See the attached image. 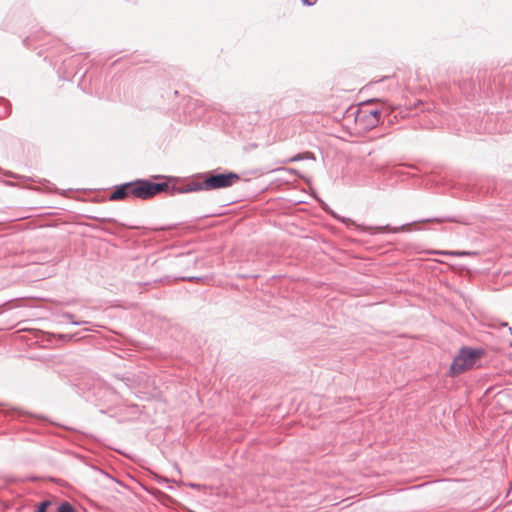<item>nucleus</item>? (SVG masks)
Segmentation results:
<instances>
[{
	"label": "nucleus",
	"instance_id": "obj_1",
	"mask_svg": "<svg viewBox=\"0 0 512 512\" xmlns=\"http://www.w3.org/2000/svg\"><path fill=\"white\" fill-rule=\"evenodd\" d=\"M484 354L483 349L461 348L453 359L449 369V375L455 377L472 369Z\"/></svg>",
	"mask_w": 512,
	"mask_h": 512
},
{
	"label": "nucleus",
	"instance_id": "obj_2",
	"mask_svg": "<svg viewBox=\"0 0 512 512\" xmlns=\"http://www.w3.org/2000/svg\"><path fill=\"white\" fill-rule=\"evenodd\" d=\"M142 182L137 180L117 187L110 195L111 201L124 200L129 197L143 199Z\"/></svg>",
	"mask_w": 512,
	"mask_h": 512
},
{
	"label": "nucleus",
	"instance_id": "obj_3",
	"mask_svg": "<svg viewBox=\"0 0 512 512\" xmlns=\"http://www.w3.org/2000/svg\"><path fill=\"white\" fill-rule=\"evenodd\" d=\"M240 177L238 174L229 172L226 174L211 175L205 179L206 190H213L219 188H227L232 186L234 183L239 181Z\"/></svg>",
	"mask_w": 512,
	"mask_h": 512
},
{
	"label": "nucleus",
	"instance_id": "obj_4",
	"mask_svg": "<svg viewBox=\"0 0 512 512\" xmlns=\"http://www.w3.org/2000/svg\"><path fill=\"white\" fill-rule=\"evenodd\" d=\"M35 512H77L76 508L68 501L61 503H54L50 500H45L39 503Z\"/></svg>",
	"mask_w": 512,
	"mask_h": 512
},
{
	"label": "nucleus",
	"instance_id": "obj_5",
	"mask_svg": "<svg viewBox=\"0 0 512 512\" xmlns=\"http://www.w3.org/2000/svg\"><path fill=\"white\" fill-rule=\"evenodd\" d=\"M142 182V192H143V200L150 199L156 194L169 191L170 186L166 182L162 183H151L147 180H141Z\"/></svg>",
	"mask_w": 512,
	"mask_h": 512
},
{
	"label": "nucleus",
	"instance_id": "obj_6",
	"mask_svg": "<svg viewBox=\"0 0 512 512\" xmlns=\"http://www.w3.org/2000/svg\"><path fill=\"white\" fill-rule=\"evenodd\" d=\"M205 180L202 182H191L187 184L183 189L179 190V192H192L199 190H206L205 188Z\"/></svg>",
	"mask_w": 512,
	"mask_h": 512
},
{
	"label": "nucleus",
	"instance_id": "obj_7",
	"mask_svg": "<svg viewBox=\"0 0 512 512\" xmlns=\"http://www.w3.org/2000/svg\"><path fill=\"white\" fill-rule=\"evenodd\" d=\"M361 113L368 114L371 118H373V120L368 123L371 126V128H375L377 126L378 118L380 115V112L378 110H375V109L368 110L367 109V110H362Z\"/></svg>",
	"mask_w": 512,
	"mask_h": 512
},
{
	"label": "nucleus",
	"instance_id": "obj_8",
	"mask_svg": "<svg viewBox=\"0 0 512 512\" xmlns=\"http://www.w3.org/2000/svg\"><path fill=\"white\" fill-rule=\"evenodd\" d=\"M304 159L315 160V156L312 152H304V153H300V154H297L296 156L289 158L286 162H295V161H300V160H304Z\"/></svg>",
	"mask_w": 512,
	"mask_h": 512
},
{
	"label": "nucleus",
	"instance_id": "obj_9",
	"mask_svg": "<svg viewBox=\"0 0 512 512\" xmlns=\"http://www.w3.org/2000/svg\"><path fill=\"white\" fill-rule=\"evenodd\" d=\"M305 5H314L317 0H301Z\"/></svg>",
	"mask_w": 512,
	"mask_h": 512
},
{
	"label": "nucleus",
	"instance_id": "obj_10",
	"mask_svg": "<svg viewBox=\"0 0 512 512\" xmlns=\"http://www.w3.org/2000/svg\"><path fill=\"white\" fill-rule=\"evenodd\" d=\"M191 487H193V488H199V485H197V484H191Z\"/></svg>",
	"mask_w": 512,
	"mask_h": 512
},
{
	"label": "nucleus",
	"instance_id": "obj_11",
	"mask_svg": "<svg viewBox=\"0 0 512 512\" xmlns=\"http://www.w3.org/2000/svg\"><path fill=\"white\" fill-rule=\"evenodd\" d=\"M174 191H175V188L173 187V188H172V191L170 192V195H173V194H174Z\"/></svg>",
	"mask_w": 512,
	"mask_h": 512
},
{
	"label": "nucleus",
	"instance_id": "obj_12",
	"mask_svg": "<svg viewBox=\"0 0 512 512\" xmlns=\"http://www.w3.org/2000/svg\"><path fill=\"white\" fill-rule=\"evenodd\" d=\"M451 254H452V255H460L461 253H455V252H452Z\"/></svg>",
	"mask_w": 512,
	"mask_h": 512
}]
</instances>
